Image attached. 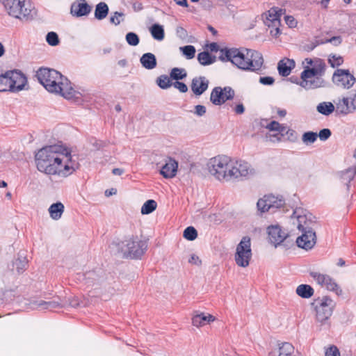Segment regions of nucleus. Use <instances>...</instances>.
<instances>
[{
	"label": "nucleus",
	"instance_id": "nucleus-1",
	"mask_svg": "<svg viewBox=\"0 0 356 356\" xmlns=\"http://www.w3.org/2000/svg\"><path fill=\"white\" fill-rule=\"evenodd\" d=\"M37 169L47 175L67 177L79 167L72 161L70 151L60 145H47L42 147L35 154Z\"/></svg>",
	"mask_w": 356,
	"mask_h": 356
},
{
	"label": "nucleus",
	"instance_id": "nucleus-2",
	"mask_svg": "<svg viewBox=\"0 0 356 356\" xmlns=\"http://www.w3.org/2000/svg\"><path fill=\"white\" fill-rule=\"evenodd\" d=\"M219 59L229 61L238 69L258 72L264 65L262 54L258 51L246 48H224L220 49Z\"/></svg>",
	"mask_w": 356,
	"mask_h": 356
},
{
	"label": "nucleus",
	"instance_id": "nucleus-3",
	"mask_svg": "<svg viewBox=\"0 0 356 356\" xmlns=\"http://www.w3.org/2000/svg\"><path fill=\"white\" fill-rule=\"evenodd\" d=\"M118 250L123 254L124 258L131 259H141L147 249V243L140 240L137 236H129L124 240L114 242Z\"/></svg>",
	"mask_w": 356,
	"mask_h": 356
},
{
	"label": "nucleus",
	"instance_id": "nucleus-4",
	"mask_svg": "<svg viewBox=\"0 0 356 356\" xmlns=\"http://www.w3.org/2000/svg\"><path fill=\"white\" fill-rule=\"evenodd\" d=\"M8 14L21 21H31L35 14L31 0H2Z\"/></svg>",
	"mask_w": 356,
	"mask_h": 356
},
{
	"label": "nucleus",
	"instance_id": "nucleus-5",
	"mask_svg": "<svg viewBox=\"0 0 356 356\" xmlns=\"http://www.w3.org/2000/svg\"><path fill=\"white\" fill-rule=\"evenodd\" d=\"M296 218L298 220V229L302 232V235L297 238L296 244L298 247L304 250H311L316 242V232L314 231L313 227L310 226L313 222H307L305 215H298Z\"/></svg>",
	"mask_w": 356,
	"mask_h": 356
},
{
	"label": "nucleus",
	"instance_id": "nucleus-6",
	"mask_svg": "<svg viewBox=\"0 0 356 356\" xmlns=\"http://www.w3.org/2000/svg\"><path fill=\"white\" fill-rule=\"evenodd\" d=\"M233 161L227 156H219L211 161L209 172L219 181L232 180L231 170H233Z\"/></svg>",
	"mask_w": 356,
	"mask_h": 356
},
{
	"label": "nucleus",
	"instance_id": "nucleus-7",
	"mask_svg": "<svg viewBox=\"0 0 356 356\" xmlns=\"http://www.w3.org/2000/svg\"><path fill=\"white\" fill-rule=\"evenodd\" d=\"M48 92L61 95L65 99H71L77 98L79 94L72 86L69 79L61 74V79H54L47 83L45 88Z\"/></svg>",
	"mask_w": 356,
	"mask_h": 356
},
{
	"label": "nucleus",
	"instance_id": "nucleus-8",
	"mask_svg": "<svg viewBox=\"0 0 356 356\" xmlns=\"http://www.w3.org/2000/svg\"><path fill=\"white\" fill-rule=\"evenodd\" d=\"M285 14V10L278 7H273L263 15L264 22L270 35L274 38L279 37L281 33V17Z\"/></svg>",
	"mask_w": 356,
	"mask_h": 356
},
{
	"label": "nucleus",
	"instance_id": "nucleus-9",
	"mask_svg": "<svg viewBox=\"0 0 356 356\" xmlns=\"http://www.w3.org/2000/svg\"><path fill=\"white\" fill-rule=\"evenodd\" d=\"M252 256L251 239L248 236H243L236 245L234 254L235 262L240 267H248Z\"/></svg>",
	"mask_w": 356,
	"mask_h": 356
},
{
	"label": "nucleus",
	"instance_id": "nucleus-10",
	"mask_svg": "<svg viewBox=\"0 0 356 356\" xmlns=\"http://www.w3.org/2000/svg\"><path fill=\"white\" fill-rule=\"evenodd\" d=\"M284 204L285 200L282 196H275L270 194L264 195L263 198H260L257 203V207L258 210L261 213H264L269 210L274 212L275 209H280Z\"/></svg>",
	"mask_w": 356,
	"mask_h": 356
},
{
	"label": "nucleus",
	"instance_id": "nucleus-11",
	"mask_svg": "<svg viewBox=\"0 0 356 356\" xmlns=\"http://www.w3.org/2000/svg\"><path fill=\"white\" fill-rule=\"evenodd\" d=\"M234 96L235 92L230 86H216L211 90L210 101L213 105L220 106L227 100L233 99Z\"/></svg>",
	"mask_w": 356,
	"mask_h": 356
},
{
	"label": "nucleus",
	"instance_id": "nucleus-12",
	"mask_svg": "<svg viewBox=\"0 0 356 356\" xmlns=\"http://www.w3.org/2000/svg\"><path fill=\"white\" fill-rule=\"evenodd\" d=\"M104 270L102 268L97 267L92 270L78 274V276L79 279L84 282V284L96 288L104 281Z\"/></svg>",
	"mask_w": 356,
	"mask_h": 356
},
{
	"label": "nucleus",
	"instance_id": "nucleus-13",
	"mask_svg": "<svg viewBox=\"0 0 356 356\" xmlns=\"http://www.w3.org/2000/svg\"><path fill=\"white\" fill-rule=\"evenodd\" d=\"M10 79V92L17 93L24 90H28L26 76L19 70H9Z\"/></svg>",
	"mask_w": 356,
	"mask_h": 356
},
{
	"label": "nucleus",
	"instance_id": "nucleus-14",
	"mask_svg": "<svg viewBox=\"0 0 356 356\" xmlns=\"http://www.w3.org/2000/svg\"><path fill=\"white\" fill-rule=\"evenodd\" d=\"M332 82L338 87L344 89L350 88L355 82V76L348 70L337 69L332 78Z\"/></svg>",
	"mask_w": 356,
	"mask_h": 356
},
{
	"label": "nucleus",
	"instance_id": "nucleus-15",
	"mask_svg": "<svg viewBox=\"0 0 356 356\" xmlns=\"http://www.w3.org/2000/svg\"><path fill=\"white\" fill-rule=\"evenodd\" d=\"M31 308L38 310H53L57 308L65 307L67 305L65 299H62L59 296L54 297L52 300H33L31 302Z\"/></svg>",
	"mask_w": 356,
	"mask_h": 356
},
{
	"label": "nucleus",
	"instance_id": "nucleus-16",
	"mask_svg": "<svg viewBox=\"0 0 356 356\" xmlns=\"http://www.w3.org/2000/svg\"><path fill=\"white\" fill-rule=\"evenodd\" d=\"M309 275L318 284L325 286L327 290L335 292L337 296L342 294V290L330 276L316 272H310Z\"/></svg>",
	"mask_w": 356,
	"mask_h": 356
},
{
	"label": "nucleus",
	"instance_id": "nucleus-17",
	"mask_svg": "<svg viewBox=\"0 0 356 356\" xmlns=\"http://www.w3.org/2000/svg\"><path fill=\"white\" fill-rule=\"evenodd\" d=\"M325 70V63L321 58L314 59L313 67L306 66L301 72L300 79H310L312 77H321Z\"/></svg>",
	"mask_w": 356,
	"mask_h": 356
},
{
	"label": "nucleus",
	"instance_id": "nucleus-18",
	"mask_svg": "<svg viewBox=\"0 0 356 356\" xmlns=\"http://www.w3.org/2000/svg\"><path fill=\"white\" fill-rule=\"evenodd\" d=\"M267 233L270 242L275 247L283 243L289 236L278 225L268 226Z\"/></svg>",
	"mask_w": 356,
	"mask_h": 356
},
{
	"label": "nucleus",
	"instance_id": "nucleus-19",
	"mask_svg": "<svg viewBox=\"0 0 356 356\" xmlns=\"http://www.w3.org/2000/svg\"><path fill=\"white\" fill-rule=\"evenodd\" d=\"M36 76L38 81L46 88L47 83H50L54 79H61V73L54 69L40 67L36 72Z\"/></svg>",
	"mask_w": 356,
	"mask_h": 356
},
{
	"label": "nucleus",
	"instance_id": "nucleus-20",
	"mask_svg": "<svg viewBox=\"0 0 356 356\" xmlns=\"http://www.w3.org/2000/svg\"><path fill=\"white\" fill-rule=\"evenodd\" d=\"M92 10V7L86 0H77V2L72 3L70 13L73 16L80 17L88 15Z\"/></svg>",
	"mask_w": 356,
	"mask_h": 356
},
{
	"label": "nucleus",
	"instance_id": "nucleus-21",
	"mask_svg": "<svg viewBox=\"0 0 356 356\" xmlns=\"http://www.w3.org/2000/svg\"><path fill=\"white\" fill-rule=\"evenodd\" d=\"M209 80L203 76L195 77L191 81V90L196 96L202 95L208 88Z\"/></svg>",
	"mask_w": 356,
	"mask_h": 356
},
{
	"label": "nucleus",
	"instance_id": "nucleus-22",
	"mask_svg": "<svg viewBox=\"0 0 356 356\" xmlns=\"http://www.w3.org/2000/svg\"><path fill=\"white\" fill-rule=\"evenodd\" d=\"M233 170H231L230 175H232V180L238 179L241 177H245L249 172V165L246 162L234 161H233Z\"/></svg>",
	"mask_w": 356,
	"mask_h": 356
},
{
	"label": "nucleus",
	"instance_id": "nucleus-23",
	"mask_svg": "<svg viewBox=\"0 0 356 356\" xmlns=\"http://www.w3.org/2000/svg\"><path fill=\"white\" fill-rule=\"evenodd\" d=\"M178 168V163L173 159L169 158L168 161L161 168V175L165 179L173 178L176 176Z\"/></svg>",
	"mask_w": 356,
	"mask_h": 356
},
{
	"label": "nucleus",
	"instance_id": "nucleus-24",
	"mask_svg": "<svg viewBox=\"0 0 356 356\" xmlns=\"http://www.w3.org/2000/svg\"><path fill=\"white\" fill-rule=\"evenodd\" d=\"M325 81L322 77H312L301 79L300 86L305 90H313L325 86Z\"/></svg>",
	"mask_w": 356,
	"mask_h": 356
},
{
	"label": "nucleus",
	"instance_id": "nucleus-25",
	"mask_svg": "<svg viewBox=\"0 0 356 356\" xmlns=\"http://www.w3.org/2000/svg\"><path fill=\"white\" fill-rule=\"evenodd\" d=\"M356 174V165L348 168L347 169L339 172L340 180L346 184V190H350V183L354 179Z\"/></svg>",
	"mask_w": 356,
	"mask_h": 356
},
{
	"label": "nucleus",
	"instance_id": "nucleus-26",
	"mask_svg": "<svg viewBox=\"0 0 356 356\" xmlns=\"http://www.w3.org/2000/svg\"><path fill=\"white\" fill-rule=\"evenodd\" d=\"M215 316L209 314L200 313L194 316L192 318V323L195 327H202L213 322Z\"/></svg>",
	"mask_w": 356,
	"mask_h": 356
},
{
	"label": "nucleus",
	"instance_id": "nucleus-27",
	"mask_svg": "<svg viewBox=\"0 0 356 356\" xmlns=\"http://www.w3.org/2000/svg\"><path fill=\"white\" fill-rule=\"evenodd\" d=\"M294 347L288 342L282 343L278 349L270 353L269 356H293Z\"/></svg>",
	"mask_w": 356,
	"mask_h": 356
},
{
	"label": "nucleus",
	"instance_id": "nucleus-28",
	"mask_svg": "<svg viewBox=\"0 0 356 356\" xmlns=\"http://www.w3.org/2000/svg\"><path fill=\"white\" fill-rule=\"evenodd\" d=\"M295 67V62L292 59L287 58L286 60H281L277 65V70L282 76H287L290 74L291 70Z\"/></svg>",
	"mask_w": 356,
	"mask_h": 356
},
{
	"label": "nucleus",
	"instance_id": "nucleus-29",
	"mask_svg": "<svg viewBox=\"0 0 356 356\" xmlns=\"http://www.w3.org/2000/svg\"><path fill=\"white\" fill-rule=\"evenodd\" d=\"M140 62L143 67L147 70H152L156 67L157 61L155 55L152 53H145L140 58Z\"/></svg>",
	"mask_w": 356,
	"mask_h": 356
},
{
	"label": "nucleus",
	"instance_id": "nucleus-30",
	"mask_svg": "<svg viewBox=\"0 0 356 356\" xmlns=\"http://www.w3.org/2000/svg\"><path fill=\"white\" fill-rule=\"evenodd\" d=\"M64 205L60 202L52 204L49 208L50 217L54 220H59L64 211Z\"/></svg>",
	"mask_w": 356,
	"mask_h": 356
},
{
	"label": "nucleus",
	"instance_id": "nucleus-31",
	"mask_svg": "<svg viewBox=\"0 0 356 356\" xmlns=\"http://www.w3.org/2000/svg\"><path fill=\"white\" fill-rule=\"evenodd\" d=\"M109 12L108 5L105 2H100L95 6V17L98 20H102L106 17Z\"/></svg>",
	"mask_w": 356,
	"mask_h": 356
},
{
	"label": "nucleus",
	"instance_id": "nucleus-32",
	"mask_svg": "<svg viewBox=\"0 0 356 356\" xmlns=\"http://www.w3.org/2000/svg\"><path fill=\"white\" fill-rule=\"evenodd\" d=\"M149 32L154 40L161 41L164 39L165 32L163 26L159 24H154L149 28Z\"/></svg>",
	"mask_w": 356,
	"mask_h": 356
},
{
	"label": "nucleus",
	"instance_id": "nucleus-33",
	"mask_svg": "<svg viewBox=\"0 0 356 356\" xmlns=\"http://www.w3.org/2000/svg\"><path fill=\"white\" fill-rule=\"evenodd\" d=\"M296 293L302 298H309L314 293V289L309 284H302L296 288Z\"/></svg>",
	"mask_w": 356,
	"mask_h": 356
},
{
	"label": "nucleus",
	"instance_id": "nucleus-34",
	"mask_svg": "<svg viewBox=\"0 0 356 356\" xmlns=\"http://www.w3.org/2000/svg\"><path fill=\"white\" fill-rule=\"evenodd\" d=\"M316 110L319 113L327 116L334 111L335 107L332 102H323L318 104Z\"/></svg>",
	"mask_w": 356,
	"mask_h": 356
},
{
	"label": "nucleus",
	"instance_id": "nucleus-35",
	"mask_svg": "<svg viewBox=\"0 0 356 356\" xmlns=\"http://www.w3.org/2000/svg\"><path fill=\"white\" fill-rule=\"evenodd\" d=\"M9 70L0 74V92H10Z\"/></svg>",
	"mask_w": 356,
	"mask_h": 356
},
{
	"label": "nucleus",
	"instance_id": "nucleus-36",
	"mask_svg": "<svg viewBox=\"0 0 356 356\" xmlns=\"http://www.w3.org/2000/svg\"><path fill=\"white\" fill-rule=\"evenodd\" d=\"M197 60L202 65H209L216 61V56H212L209 52L204 51L197 54Z\"/></svg>",
	"mask_w": 356,
	"mask_h": 356
},
{
	"label": "nucleus",
	"instance_id": "nucleus-37",
	"mask_svg": "<svg viewBox=\"0 0 356 356\" xmlns=\"http://www.w3.org/2000/svg\"><path fill=\"white\" fill-rule=\"evenodd\" d=\"M316 319L319 322H325L332 315L333 309L330 308L316 307Z\"/></svg>",
	"mask_w": 356,
	"mask_h": 356
},
{
	"label": "nucleus",
	"instance_id": "nucleus-38",
	"mask_svg": "<svg viewBox=\"0 0 356 356\" xmlns=\"http://www.w3.org/2000/svg\"><path fill=\"white\" fill-rule=\"evenodd\" d=\"M170 76L171 79L177 81L186 78L187 73L184 68L174 67L171 70Z\"/></svg>",
	"mask_w": 356,
	"mask_h": 356
},
{
	"label": "nucleus",
	"instance_id": "nucleus-39",
	"mask_svg": "<svg viewBox=\"0 0 356 356\" xmlns=\"http://www.w3.org/2000/svg\"><path fill=\"white\" fill-rule=\"evenodd\" d=\"M27 260L26 257L23 258H17L13 263V267L15 268L17 272L20 274L22 273L26 269L27 266Z\"/></svg>",
	"mask_w": 356,
	"mask_h": 356
},
{
	"label": "nucleus",
	"instance_id": "nucleus-40",
	"mask_svg": "<svg viewBox=\"0 0 356 356\" xmlns=\"http://www.w3.org/2000/svg\"><path fill=\"white\" fill-rule=\"evenodd\" d=\"M157 207L156 202L154 200H147L141 208L142 214H149L152 213Z\"/></svg>",
	"mask_w": 356,
	"mask_h": 356
},
{
	"label": "nucleus",
	"instance_id": "nucleus-41",
	"mask_svg": "<svg viewBox=\"0 0 356 356\" xmlns=\"http://www.w3.org/2000/svg\"><path fill=\"white\" fill-rule=\"evenodd\" d=\"M318 134L312 131L305 132L302 136V141L305 145L314 143L318 138Z\"/></svg>",
	"mask_w": 356,
	"mask_h": 356
},
{
	"label": "nucleus",
	"instance_id": "nucleus-42",
	"mask_svg": "<svg viewBox=\"0 0 356 356\" xmlns=\"http://www.w3.org/2000/svg\"><path fill=\"white\" fill-rule=\"evenodd\" d=\"M156 83L161 89H167L172 85L170 76L168 77L165 74L161 75L157 78Z\"/></svg>",
	"mask_w": 356,
	"mask_h": 356
},
{
	"label": "nucleus",
	"instance_id": "nucleus-43",
	"mask_svg": "<svg viewBox=\"0 0 356 356\" xmlns=\"http://www.w3.org/2000/svg\"><path fill=\"white\" fill-rule=\"evenodd\" d=\"M183 236L188 241H194L197 237V232L195 227L189 226L184 229Z\"/></svg>",
	"mask_w": 356,
	"mask_h": 356
},
{
	"label": "nucleus",
	"instance_id": "nucleus-44",
	"mask_svg": "<svg viewBox=\"0 0 356 356\" xmlns=\"http://www.w3.org/2000/svg\"><path fill=\"white\" fill-rule=\"evenodd\" d=\"M316 302L318 304L316 307L330 308L333 309V301L328 296H323L322 299L316 300Z\"/></svg>",
	"mask_w": 356,
	"mask_h": 356
},
{
	"label": "nucleus",
	"instance_id": "nucleus-45",
	"mask_svg": "<svg viewBox=\"0 0 356 356\" xmlns=\"http://www.w3.org/2000/svg\"><path fill=\"white\" fill-rule=\"evenodd\" d=\"M180 51L186 56L187 59L194 58L195 54V48L193 45H186L180 47Z\"/></svg>",
	"mask_w": 356,
	"mask_h": 356
},
{
	"label": "nucleus",
	"instance_id": "nucleus-46",
	"mask_svg": "<svg viewBox=\"0 0 356 356\" xmlns=\"http://www.w3.org/2000/svg\"><path fill=\"white\" fill-rule=\"evenodd\" d=\"M127 42L131 46H137L140 42L139 36L134 32H129L126 34Z\"/></svg>",
	"mask_w": 356,
	"mask_h": 356
},
{
	"label": "nucleus",
	"instance_id": "nucleus-47",
	"mask_svg": "<svg viewBox=\"0 0 356 356\" xmlns=\"http://www.w3.org/2000/svg\"><path fill=\"white\" fill-rule=\"evenodd\" d=\"M46 41L51 46H56L59 43L58 35L55 32H49L46 35Z\"/></svg>",
	"mask_w": 356,
	"mask_h": 356
},
{
	"label": "nucleus",
	"instance_id": "nucleus-48",
	"mask_svg": "<svg viewBox=\"0 0 356 356\" xmlns=\"http://www.w3.org/2000/svg\"><path fill=\"white\" fill-rule=\"evenodd\" d=\"M328 63L332 67L335 68L343 64V58L340 56L332 55L328 59Z\"/></svg>",
	"mask_w": 356,
	"mask_h": 356
},
{
	"label": "nucleus",
	"instance_id": "nucleus-49",
	"mask_svg": "<svg viewBox=\"0 0 356 356\" xmlns=\"http://www.w3.org/2000/svg\"><path fill=\"white\" fill-rule=\"evenodd\" d=\"M336 113L337 115H347L349 113H351L350 109L346 108L345 106L341 103V102L339 99L336 103Z\"/></svg>",
	"mask_w": 356,
	"mask_h": 356
},
{
	"label": "nucleus",
	"instance_id": "nucleus-50",
	"mask_svg": "<svg viewBox=\"0 0 356 356\" xmlns=\"http://www.w3.org/2000/svg\"><path fill=\"white\" fill-rule=\"evenodd\" d=\"M318 135V137L320 138L321 140L325 141L331 136L332 132L330 129L324 128L320 130Z\"/></svg>",
	"mask_w": 356,
	"mask_h": 356
},
{
	"label": "nucleus",
	"instance_id": "nucleus-51",
	"mask_svg": "<svg viewBox=\"0 0 356 356\" xmlns=\"http://www.w3.org/2000/svg\"><path fill=\"white\" fill-rule=\"evenodd\" d=\"M323 43H324L323 41L319 42L316 40L315 41H312V42H309V43L305 44L303 46V49L306 51L309 52V51H313L318 45H319L321 44H323Z\"/></svg>",
	"mask_w": 356,
	"mask_h": 356
},
{
	"label": "nucleus",
	"instance_id": "nucleus-52",
	"mask_svg": "<svg viewBox=\"0 0 356 356\" xmlns=\"http://www.w3.org/2000/svg\"><path fill=\"white\" fill-rule=\"evenodd\" d=\"M325 356H340V352L336 346L332 345L325 350Z\"/></svg>",
	"mask_w": 356,
	"mask_h": 356
},
{
	"label": "nucleus",
	"instance_id": "nucleus-53",
	"mask_svg": "<svg viewBox=\"0 0 356 356\" xmlns=\"http://www.w3.org/2000/svg\"><path fill=\"white\" fill-rule=\"evenodd\" d=\"M124 14L121 12H114L113 15L111 16L110 17V22L111 24H115V26H118L120 24L121 20L119 19L120 17H123Z\"/></svg>",
	"mask_w": 356,
	"mask_h": 356
},
{
	"label": "nucleus",
	"instance_id": "nucleus-54",
	"mask_svg": "<svg viewBox=\"0 0 356 356\" xmlns=\"http://www.w3.org/2000/svg\"><path fill=\"white\" fill-rule=\"evenodd\" d=\"M284 19L285 21V23L288 25L289 28H295L297 26L298 22L294 18V17L291 15H285L284 16Z\"/></svg>",
	"mask_w": 356,
	"mask_h": 356
},
{
	"label": "nucleus",
	"instance_id": "nucleus-55",
	"mask_svg": "<svg viewBox=\"0 0 356 356\" xmlns=\"http://www.w3.org/2000/svg\"><path fill=\"white\" fill-rule=\"evenodd\" d=\"M172 86L177 88V90H179V92L182 93L186 92L188 90V86H186V83L179 81L173 82Z\"/></svg>",
	"mask_w": 356,
	"mask_h": 356
},
{
	"label": "nucleus",
	"instance_id": "nucleus-56",
	"mask_svg": "<svg viewBox=\"0 0 356 356\" xmlns=\"http://www.w3.org/2000/svg\"><path fill=\"white\" fill-rule=\"evenodd\" d=\"M275 82V79L272 76H261L259 83L264 86H272Z\"/></svg>",
	"mask_w": 356,
	"mask_h": 356
},
{
	"label": "nucleus",
	"instance_id": "nucleus-57",
	"mask_svg": "<svg viewBox=\"0 0 356 356\" xmlns=\"http://www.w3.org/2000/svg\"><path fill=\"white\" fill-rule=\"evenodd\" d=\"M282 127V124L278 122L273 120L268 124H266V128L269 129L270 131H278Z\"/></svg>",
	"mask_w": 356,
	"mask_h": 356
},
{
	"label": "nucleus",
	"instance_id": "nucleus-58",
	"mask_svg": "<svg viewBox=\"0 0 356 356\" xmlns=\"http://www.w3.org/2000/svg\"><path fill=\"white\" fill-rule=\"evenodd\" d=\"M206 107L203 105H197L195 106V114L197 116H203L206 113Z\"/></svg>",
	"mask_w": 356,
	"mask_h": 356
},
{
	"label": "nucleus",
	"instance_id": "nucleus-59",
	"mask_svg": "<svg viewBox=\"0 0 356 356\" xmlns=\"http://www.w3.org/2000/svg\"><path fill=\"white\" fill-rule=\"evenodd\" d=\"M188 262L192 264H195L197 266H200L202 264V261L199 258L198 256L195 254H192L191 258L188 259Z\"/></svg>",
	"mask_w": 356,
	"mask_h": 356
},
{
	"label": "nucleus",
	"instance_id": "nucleus-60",
	"mask_svg": "<svg viewBox=\"0 0 356 356\" xmlns=\"http://www.w3.org/2000/svg\"><path fill=\"white\" fill-rule=\"evenodd\" d=\"M342 42L341 38L340 36H333L331 38L327 40L325 42H330L334 44L335 46L340 44Z\"/></svg>",
	"mask_w": 356,
	"mask_h": 356
},
{
	"label": "nucleus",
	"instance_id": "nucleus-61",
	"mask_svg": "<svg viewBox=\"0 0 356 356\" xmlns=\"http://www.w3.org/2000/svg\"><path fill=\"white\" fill-rule=\"evenodd\" d=\"M341 103L345 106L346 108L348 110L350 109L351 113H353V111L351 108V103L349 102L348 97H343L342 99H339Z\"/></svg>",
	"mask_w": 356,
	"mask_h": 356
},
{
	"label": "nucleus",
	"instance_id": "nucleus-62",
	"mask_svg": "<svg viewBox=\"0 0 356 356\" xmlns=\"http://www.w3.org/2000/svg\"><path fill=\"white\" fill-rule=\"evenodd\" d=\"M132 8L135 12H139L143 9V3L138 1L131 3Z\"/></svg>",
	"mask_w": 356,
	"mask_h": 356
},
{
	"label": "nucleus",
	"instance_id": "nucleus-63",
	"mask_svg": "<svg viewBox=\"0 0 356 356\" xmlns=\"http://www.w3.org/2000/svg\"><path fill=\"white\" fill-rule=\"evenodd\" d=\"M177 34L181 38H185L187 35V31L183 27H177Z\"/></svg>",
	"mask_w": 356,
	"mask_h": 356
},
{
	"label": "nucleus",
	"instance_id": "nucleus-64",
	"mask_svg": "<svg viewBox=\"0 0 356 356\" xmlns=\"http://www.w3.org/2000/svg\"><path fill=\"white\" fill-rule=\"evenodd\" d=\"M234 111L236 114L241 115L245 112V107L243 104L240 103L237 104L234 108Z\"/></svg>",
	"mask_w": 356,
	"mask_h": 356
}]
</instances>
